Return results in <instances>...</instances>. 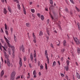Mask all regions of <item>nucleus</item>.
Listing matches in <instances>:
<instances>
[{
  "mask_svg": "<svg viewBox=\"0 0 80 80\" xmlns=\"http://www.w3.org/2000/svg\"><path fill=\"white\" fill-rule=\"evenodd\" d=\"M74 41H75L77 45H79L80 44V40H78V39L77 38V37H73Z\"/></svg>",
  "mask_w": 80,
  "mask_h": 80,
  "instance_id": "f257e3e1",
  "label": "nucleus"
},
{
  "mask_svg": "<svg viewBox=\"0 0 80 80\" xmlns=\"http://www.w3.org/2000/svg\"><path fill=\"white\" fill-rule=\"evenodd\" d=\"M45 55H46V57L47 58V63L48 64H49V58H48V54H47V50H46L45 51Z\"/></svg>",
  "mask_w": 80,
  "mask_h": 80,
  "instance_id": "f03ea898",
  "label": "nucleus"
},
{
  "mask_svg": "<svg viewBox=\"0 0 80 80\" xmlns=\"http://www.w3.org/2000/svg\"><path fill=\"white\" fill-rule=\"evenodd\" d=\"M5 40L8 44V47L9 48H10V47H12V45H10V43L8 42H9V41H8V39L7 38V39Z\"/></svg>",
  "mask_w": 80,
  "mask_h": 80,
  "instance_id": "7ed1b4c3",
  "label": "nucleus"
},
{
  "mask_svg": "<svg viewBox=\"0 0 80 80\" xmlns=\"http://www.w3.org/2000/svg\"><path fill=\"white\" fill-rule=\"evenodd\" d=\"M6 59L8 65L9 67H10V65H11L10 64V60H9V58H8Z\"/></svg>",
  "mask_w": 80,
  "mask_h": 80,
  "instance_id": "20e7f679",
  "label": "nucleus"
},
{
  "mask_svg": "<svg viewBox=\"0 0 80 80\" xmlns=\"http://www.w3.org/2000/svg\"><path fill=\"white\" fill-rule=\"evenodd\" d=\"M56 15V13H53V16L52 15V14H50V17L52 20H54V17Z\"/></svg>",
  "mask_w": 80,
  "mask_h": 80,
  "instance_id": "39448f33",
  "label": "nucleus"
},
{
  "mask_svg": "<svg viewBox=\"0 0 80 80\" xmlns=\"http://www.w3.org/2000/svg\"><path fill=\"white\" fill-rule=\"evenodd\" d=\"M33 55H32V53H31L30 54V60L31 61H32V62H33Z\"/></svg>",
  "mask_w": 80,
  "mask_h": 80,
  "instance_id": "423d86ee",
  "label": "nucleus"
},
{
  "mask_svg": "<svg viewBox=\"0 0 80 80\" xmlns=\"http://www.w3.org/2000/svg\"><path fill=\"white\" fill-rule=\"evenodd\" d=\"M4 54L5 57H6V59L9 58V55H7V52H4Z\"/></svg>",
  "mask_w": 80,
  "mask_h": 80,
  "instance_id": "0eeeda50",
  "label": "nucleus"
},
{
  "mask_svg": "<svg viewBox=\"0 0 80 80\" xmlns=\"http://www.w3.org/2000/svg\"><path fill=\"white\" fill-rule=\"evenodd\" d=\"M19 64L20 65V67H21L22 66V58H20V59L19 62Z\"/></svg>",
  "mask_w": 80,
  "mask_h": 80,
  "instance_id": "6e6552de",
  "label": "nucleus"
},
{
  "mask_svg": "<svg viewBox=\"0 0 80 80\" xmlns=\"http://www.w3.org/2000/svg\"><path fill=\"white\" fill-rule=\"evenodd\" d=\"M11 76H12V77H15V72L13 71L11 73Z\"/></svg>",
  "mask_w": 80,
  "mask_h": 80,
  "instance_id": "1a4fd4ad",
  "label": "nucleus"
},
{
  "mask_svg": "<svg viewBox=\"0 0 80 80\" xmlns=\"http://www.w3.org/2000/svg\"><path fill=\"white\" fill-rule=\"evenodd\" d=\"M21 49L22 52H24V51L25 50V48H24V47L23 46V45L21 46Z\"/></svg>",
  "mask_w": 80,
  "mask_h": 80,
  "instance_id": "9d476101",
  "label": "nucleus"
},
{
  "mask_svg": "<svg viewBox=\"0 0 80 80\" xmlns=\"http://www.w3.org/2000/svg\"><path fill=\"white\" fill-rule=\"evenodd\" d=\"M63 45L64 47H65L67 45V42L65 40H64L63 41Z\"/></svg>",
  "mask_w": 80,
  "mask_h": 80,
  "instance_id": "9b49d317",
  "label": "nucleus"
},
{
  "mask_svg": "<svg viewBox=\"0 0 80 80\" xmlns=\"http://www.w3.org/2000/svg\"><path fill=\"white\" fill-rule=\"evenodd\" d=\"M76 75H77V77L78 78V79H80V74L78 73V72L76 73Z\"/></svg>",
  "mask_w": 80,
  "mask_h": 80,
  "instance_id": "f8f14e48",
  "label": "nucleus"
},
{
  "mask_svg": "<svg viewBox=\"0 0 80 80\" xmlns=\"http://www.w3.org/2000/svg\"><path fill=\"white\" fill-rule=\"evenodd\" d=\"M8 10L10 13H12V9H11V8H10V7L8 6Z\"/></svg>",
  "mask_w": 80,
  "mask_h": 80,
  "instance_id": "ddd939ff",
  "label": "nucleus"
},
{
  "mask_svg": "<svg viewBox=\"0 0 80 80\" xmlns=\"http://www.w3.org/2000/svg\"><path fill=\"white\" fill-rule=\"evenodd\" d=\"M3 13L4 14H6L7 13V11L6 10V8H4L3 10Z\"/></svg>",
  "mask_w": 80,
  "mask_h": 80,
  "instance_id": "4468645a",
  "label": "nucleus"
},
{
  "mask_svg": "<svg viewBox=\"0 0 80 80\" xmlns=\"http://www.w3.org/2000/svg\"><path fill=\"white\" fill-rule=\"evenodd\" d=\"M77 52L78 55L80 54V48H78L77 49Z\"/></svg>",
  "mask_w": 80,
  "mask_h": 80,
  "instance_id": "2eb2a0df",
  "label": "nucleus"
},
{
  "mask_svg": "<svg viewBox=\"0 0 80 80\" xmlns=\"http://www.w3.org/2000/svg\"><path fill=\"white\" fill-rule=\"evenodd\" d=\"M26 26L28 27H30V24L28 22L26 23Z\"/></svg>",
  "mask_w": 80,
  "mask_h": 80,
  "instance_id": "dca6fc26",
  "label": "nucleus"
},
{
  "mask_svg": "<svg viewBox=\"0 0 80 80\" xmlns=\"http://www.w3.org/2000/svg\"><path fill=\"white\" fill-rule=\"evenodd\" d=\"M15 80V77L11 76L10 80Z\"/></svg>",
  "mask_w": 80,
  "mask_h": 80,
  "instance_id": "f3484780",
  "label": "nucleus"
},
{
  "mask_svg": "<svg viewBox=\"0 0 80 80\" xmlns=\"http://www.w3.org/2000/svg\"><path fill=\"white\" fill-rule=\"evenodd\" d=\"M4 74V72L3 71H2L1 72V75L2 77H3V75Z\"/></svg>",
  "mask_w": 80,
  "mask_h": 80,
  "instance_id": "a211bd4d",
  "label": "nucleus"
},
{
  "mask_svg": "<svg viewBox=\"0 0 80 80\" xmlns=\"http://www.w3.org/2000/svg\"><path fill=\"white\" fill-rule=\"evenodd\" d=\"M77 25L78 27V29L79 30H80V23H79V22H78L77 23Z\"/></svg>",
  "mask_w": 80,
  "mask_h": 80,
  "instance_id": "6ab92c4d",
  "label": "nucleus"
},
{
  "mask_svg": "<svg viewBox=\"0 0 80 80\" xmlns=\"http://www.w3.org/2000/svg\"><path fill=\"white\" fill-rule=\"evenodd\" d=\"M56 63V62L55 61H54L53 62L52 67H53V66H55Z\"/></svg>",
  "mask_w": 80,
  "mask_h": 80,
  "instance_id": "aec40b11",
  "label": "nucleus"
},
{
  "mask_svg": "<svg viewBox=\"0 0 80 80\" xmlns=\"http://www.w3.org/2000/svg\"><path fill=\"white\" fill-rule=\"evenodd\" d=\"M64 68H66V71H68V66H67L64 67Z\"/></svg>",
  "mask_w": 80,
  "mask_h": 80,
  "instance_id": "412c9836",
  "label": "nucleus"
},
{
  "mask_svg": "<svg viewBox=\"0 0 80 80\" xmlns=\"http://www.w3.org/2000/svg\"><path fill=\"white\" fill-rule=\"evenodd\" d=\"M41 19L42 20H44V17H43V16L42 15H41Z\"/></svg>",
  "mask_w": 80,
  "mask_h": 80,
  "instance_id": "4be33fe9",
  "label": "nucleus"
},
{
  "mask_svg": "<svg viewBox=\"0 0 80 80\" xmlns=\"http://www.w3.org/2000/svg\"><path fill=\"white\" fill-rule=\"evenodd\" d=\"M42 35H43V32L41 31L39 32V36H42Z\"/></svg>",
  "mask_w": 80,
  "mask_h": 80,
  "instance_id": "5701e85b",
  "label": "nucleus"
},
{
  "mask_svg": "<svg viewBox=\"0 0 80 80\" xmlns=\"http://www.w3.org/2000/svg\"><path fill=\"white\" fill-rule=\"evenodd\" d=\"M67 66H68L69 65V63H70V61L69 60L67 61Z\"/></svg>",
  "mask_w": 80,
  "mask_h": 80,
  "instance_id": "b1692460",
  "label": "nucleus"
},
{
  "mask_svg": "<svg viewBox=\"0 0 80 80\" xmlns=\"http://www.w3.org/2000/svg\"><path fill=\"white\" fill-rule=\"evenodd\" d=\"M12 52H15V47L13 46L12 47Z\"/></svg>",
  "mask_w": 80,
  "mask_h": 80,
  "instance_id": "393cba45",
  "label": "nucleus"
},
{
  "mask_svg": "<svg viewBox=\"0 0 80 80\" xmlns=\"http://www.w3.org/2000/svg\"><path fill=\"white\" fill-rule=\"evenodd\" d=\"M12 58H14L15 57V52H12Z\"/></svg>",
  "mask_w": 80,
  "mask_h": 80,
  "instance_id": "a878e982",
  "label": "nucleus"
},
{
  "mask_svg": "<svg viewBox=\"0 0 80 80\" xmlns=\"http://www.w3.org/2000/svg\"><path fill=\"white\" fill-rule=\"evenodd\" d=\"M14 40L15 42H17V38L15 35H14Z\"/></svg>",
  "mask_w": 80,
  "mask_h": 80,
  "instance_id": "bb28decb",
  "label": "nucleus"
},
{
  "mask_svg": "<svg viewBox=\"0 0 80 80\" xmlns=\"http://www.w3.org/2000/svg\"><path fill=\"white\" fill-rule=\"evenodd\" d=\"M40 69L42 70V69H43V66L42 65H41L40 66Z\"/></svg>",
  "mask_w": 80,
  "mask_h": 80,
  "instance_id": "cd10ccee",
  "label": "nucleus"
},
{
  "mask_svg": "<svg viewBox=\"0 0 80 80\" xmlns=\"http://www.w3.org/2000/svg\"><path fill=\"white\" fill-rule=\"evenodd\" d=\"M14 2H16L17 3H19V1H18V0H13Z\"/></svg>",
  "mask_w": 80,
  "mask_h": 80,
  "instance_id": "c85d7f7f",
  "label": "nucleus"
},
{
  "mask_svg": "<svg viewBox=\"0 0 80 80\" xmlns=\"http://www.w3.org/2000/svg\"><path fill=\"white\" fill-rule=\"evenodd\" d=\"M18 7L19 10H20V5L19 4H18Z\"/></svg>",
  "mask_w": 80,
  "mask_h": 80,
  "instance_id": "c756f323",
  "label": "nucleus"
},
{
  "mask_svg": "<svg viewBox=\"0 0 80 80\" xmlns=\"http://www.w3.org/2000/svg\"><path fill=\"white\" fill-rule=\"evenodd\" d=\"M75 8L77 10V11H78V12H80V9H78V8L76 6L75 7Z\"/></svg>",
  "mask_w": 80,
  "mask_h": 80,
  "instance_id": "7c9ffc66",
  "label": "nucleus"
},
{
  "mask_svg": "<svg viewBox=\"0 0 80 80\" xmlns=\"http://www.w3.org/2000/svg\"><path fill=\"white\" fill-rule=\"evenodd\" d=\"M28 76L27 77V78H29L30 77V73H28Z\"/></svg>",
  "mask_w": 80,
  "mask_h": 80,
  "instance_id": "2f4dec72",
  "label": "nucleus"
},
{
  "mask_svg": "<svg viewBox=\"0 0 80 80\" xmlns=\"http://www.w3.org/2000/svg\"><path fill=\"white\" fill-rule=\"evenodd\" d=\"M33 75H36V71L35 70H34L33 71Z\"/></svg>",
  "mask_w": 80,
  "mask_h": 80,
  "instance_id": "473e14b6",
  "label": "nucleus"
},
{
  "mask_svg": "<svg viewBox=\"0 0 80 80\" xmlns=\"http://www.w3.org/2000/svg\"><path fill=\"white\" fill-rule=\"evenodd\" d=\"M1 1L2 3H4V2H5V0H1ZM5 2L7 3V0H5Z\"/></svg>",
  "mask_w": 80,
  "mask_h": 80,
  "instance_id": "72a5a7b5",
  "label": "nucleus"
},
{
  "mask_svg": "<svg viewBox=\"0 0 80 80\" xmlns=\"http://www.w3.org/2000/svg\"><path fill=\"white\" fill-rule=\"evenodd\" d=\"M31 11L32 13H34L35 12V10L33 9H31Z\"/></svg>",
  "mask_w": 80,
  "mask_h": 80,
  "instance_id": "f704fd0d",
  "label": "nucleus"
},
{
  "mask_svg": "<svg viewBox=\"0 0 80 80\" xmlns=\"http://www.w3.org/2000/svg\"><path fill=\"white\" fill-rule=\"evenodd\" d=\"M33 57H34V58H36V57H37V55H36V53H34Z\"/></svg>",
  "mask_w": 80,
  "mask_h": 80,
  "instance_id": "c9c22d12",
  "label": "nucleus"
},
{
  "mask_svg": "<svg viewBox=\"0 0 80 80\" xmlns=\"http://www.w3.org/2000/svg\"><path fill=\"white\" fill-rule=\"evenodd\" d=\"M5 29L6 30H7V24H5Z\"/></svg>",
  "mask_w": 80,
  "mask_h": 80,
  "instance_id": "e433bc0d",
  "label": "nucleus"
},
{
  "mask_svg": "<svg viewBox=\"0 0 80 80\" xmlns=\"http://www.w3.org/2000/svg\"><path fill=\"white\" fill-rule=\"evenodd\" d=\"M45 67L46 70H47V64L45 63Z\"/></svg>",
  "mask_w": 80,
  "mask_h": 80,
  "instance_id": "4c0bfd02",
  "label": "nucleus"
},
{
  "mask_svg": "<svg viewBox=\"0 0 80 80\" xmlns=\"http://www.w3.org/2000/svg\"><path fill=\"white\" fill-rule=\"evenodd\" d=\"M61 52L62 53H63L65 52V49H62L61 50Z\"/></svg>",
  "mask_w": 80,
  "mask_h": 80,
  "instance_id": "58836bf2",
  "label": "nucleus"
},
{
  "mask_svg": "<svg viewBox=\"0 0 80 80\" xmlns=\"http://www.w3.org/2000/svg\"><path fill=\"white\" fill-rule=\"evenodd\" d=\"M23 12L25 15H26V9H23Z\"/></svg>",
  "mask_w": 80,
  "mask_h": 80,
  "instance_id": "ea45409f",
  "label": "nucleus"
},
{
  "mask_svg": "<svg viewBox=\"0 0 80 80\" xmlns=\"http://www.w3.org/2000/svg\"><path fill=\"white\" fill-rule=\"evenodd\" d=\"M5 33L7 35H8V31L7 30L5 31Z\"/></svg>",
  "mask_w": 80,
  "mask_h": 80,
  "instance_id": "a19ab883",
  "label": "nucleus"
},
{
  "mask_svg": "<svg viewBox=\"0 0 80 80\" xmlns=\"http://www.w3.org/2000/svg\"><path fill=\"white\" fill-rule=\"evenodd\" d=\"M37 16L38 17H39V18H40V14H39V13H38L37 14Z\"/></svg>",
  "mask_w": 80,
  "mask_h": 80,
  "instance_id": "79ce46f5",
  "label": "nucleus"
},
{
  "mask_svg": "<svg viewBox=\"0 0 80 80\" xmlns=\"http://www.w3.org/2000/svg\"><path fill=\"white\" fill-rule=\"evenodd\" d=\"M20 78V76H18L16 78V80H17V79H18V78Z\"/></svg>",
  "mask_w": 80,
  "mask_h": 80,
  "instance_id": "37998d69",
  "label": "nucleus"
},
{
  "mask_svg": "<svg viewBox=\"0 0 80 80\" xmlns=\"http://www.w3.org/2000/svg\"><path fill=\"white\" fill-rule=\"evenodd\" d=\"M60 75L62 77H65V75L62 73H60Z\"/></svg>",
  "mask_w": 80,
  "mask_h": 80,
  "instance_id": "c03bdc74",
  "label": "nucleus"
},
{
  "mask_svg": "<svg viewBox=\"0 0 80 80\" xmlns=\"http://www.w3.org/2000/svg\"><path fill=\"white\" fill-rule=\"evenodd\" d=\"M58 42H59V44H57V46H60V41L58 40Z\"/></svg>",
  "mask_w": 80,
  "mask_h": 80,
  "instance_id": "a18cd8bd",
  "label": "nucleus"
},
{
  "mask_svg": "<svg viewBox=\"0 0 80 80\" xmlns=\"http://www.w3.org/2000/svg\"><path fill=\"white\" fill-rule=\"evenodd\" d=\"M50 46L52 48H53V44L52 43H51L50 44Z\"/></svg>",
  "mask_w": 80,
  "mask_h": 80,
  "instance_id": "49530a36",
  "label": "nucleus"
},
{
  "mask_svg": "<svg viewBox=\"0 0 80 80\" xmlns=\"http://www.w3.org/2000/svg\"><path fill=\"white\" fill-rule=\"evenodd\" d=\"M47 32L48 35H49V36H50V34L49 33V31L47 30Z\"/></svg>",
  "mask_w": 80,
  "mask_h": 80,
  "instance_id": "de8ad7c7",
  "label": "nucleus"
},
{
  "mask_svg": "<svg viewBox=\"0 0 80 80\" xmlns=\"http://www.w3.org/2000/svg\"><path fill=\"white\" fill-rule=\"evenodd\" d=\"M38 66L40 65V62L39 61L38 62Z\"/></svg>",
  "mask_w": 80,
  "mask_h": 80,
  "instance_id": "09e8293b",
  "label": "nucleus"
},
{
  "mask_svg": "<svg viewBox=\"0 0 80 80\" xmlns=\"http://www.w3.org/2000/svg\"><path fill=\"white\" fill-rule=\"evenodd\" d=\"M49 19H48L47 20V24H48V23H49Z\"/></svg>",
  "mask_w": 80,
  "mask_h": 80,
  "instance_id": "8fccbe9b",
  "label": "nucleus"
},
{
  "mask_svg": "<svg viewBox=\"0 0 80 80\" xmlns=\"http://www.w3.org/2000/svg\"><path fill=\"white\" fill-rule=\"evenodd\" d=\"M10 30H11V33H12V32H13V28H10Z\"/></svg>",
  "mask_w": 80,
  "mask_h": 80,
  "instance_id": "3c124183",
  "label": "nucleus"
},
{
  "mask_svg": "<svg viewBox=\"0 0 80 80\" xmlns=\"http://www.w3.org/2000/svg\"><path fill=\"white\" fill-rule=\"evenodd\" d=\"M65 11H66V12H68V9H67V8L66 9H65Z\"/></svg>",
  "mask_w": 80,
  "mask_h": 80,
  "instance_id": "603ef678",
  "label": "nucleus"
},
{
  "mask_svg": "<svg viewBox=\"0 0 80 80\" xmlns=\"http://www.w3.org/2000/svg\"><path fill=\"white\" fill-rule=\"evenodd\" d=\"M70 1L72 2V3H74V2L73 1V0H70Z\"/></svg>",
  "mask_w": 80,
  "mask_h": 80,
  "instance_id": "864d4df0",
  "label": "nucleus"
},
{
  "mask_svg": "<svg viewBox=\"0 0 80 80\" xmlns=\"http://www.w3.org/2000/svg\"><path fill=\"white\" fill-rule=\"evenodd\" d=\"M50 4H53V1H50Z\"/></svg>",
  "mask_w": 80,
  "mask_h": 80,
  "instance_id": "5fc2aeb1",
  "label": "nucleus"
},
{
  "mask_svg": "<svg viewBox=\"0 0 80 80\" xmlns=\"http://www.w3.org/2000/svg\"><path fill=\"white\" fill-rule=\"evenodd\" d=\"M8 52H11V50H10V49L9 48L8 50Z\"/></svg>",
  "mask_w": 80,
  "mask_h": 80,
  "instance_id": "6e6d98bb",
  "label": "nucleus"
},
{
  "mask_svg": "<svg viewBox=\"0 0 80 80\" xmlns=\"http://www.w3.org/2000/svg\"><path fill=\"white\" fill-rule=\"evenodd\" d=\"M66 78L67 80H68V76H66Z\"/></svg>",
  "mask_w": 80,
  "mask_h": 80,
  "instance_id": "4d7b16f0",
  "label": "nucleus"
},
{
  "mask_svg": "<svg viewBox=\"0 0 80 80\" xmlns=\"http://www.w3.org/2000/svg\"><path fill=\"white\" fill-rule=\"evenodd\" d=\"M23 59H24V61H25H25H26V60H27V58H26L24 57V58Z\"/></svg>",
  "mask_w": 80,
  "mask_h": 80,
  "instance_id": "13d9d810",
  "label": "nucleus"
},
{
  "mask_svg": "<svg viewBox=\"0 0 80 80\" xmlns=\"http://www.w3.org/2000/svg\"><path fill=\"white\" fill-rule=\"evenodd\" d=\"M45 10L46 11H48V8H47V7L45 8Z\"/></svg>",
  "mask_w": 80,
  "mask_h": 80,
  "instance_id": "bf43d9fd",
  "label": "nucleus"
},
{
  "mask_svg": "<svg viewBox=\"0 0 80 80\" xmlns=\"http://www.w3.org/2000/svg\"><path fill=\"white\" fill-rule=\"evenodd\" d=\"M31 65V64L30 63L29 64V67H30V68H32V65Z\"/></svg>",
  "mask_w": 80,
  "mask_h": 80,
  "instance_id": "052dcab7",
  "label": "nucleus"
},
{
  "mask_svg": "<svg viewBox=\"0 0 80 80\" xmlns=\"http://www.w3.org/2000/svg\"><path fill=\"white\" fill-rule=\"evenodd\" d=\"M1 42H2V43H4V41H3V40H2V39H1Z\"/></svg>",
  "mask_w": 80,
  "mask_h": 80,
  "instance_id": "680f3d73",
  "label": "nucleus"
},
{
  "mask_svg": "<svg viewBox=\"0 0 80 80\" xmlns=\"http://www.w3.org/2000/svg\"><path fill=\"white\" fill-rule=\"evenodd\" d=\"M58 63L59 65H60V61H58Z\"/></svg>",
  "mask_w": 80,
  "mask_h": 80,
  "instance_id": "e2e57ef3",
  "label": "nucleus"
},
{
  "mask_svg": "<svg viewBox=\"0 0 80 80\" xmlns=\"http://www.w3.org/2000/svg\"><path fill=\"white\" fill-rule=\"evenodd\" d=\"M2 48H3V49H4V50H5V47H4V46H2Z\"/></svg>",
  "mask_w": 80,
  "mask_h": 80,
  "instance_id": "0e129e2a",
  "label": "nucleus"
},
{
  "mask_svg": "<svg viewBox=\"0 0 80 80\" xmlns=\"http://www.w3.org/2000/svg\"><path fill=\"white\" fill-rule=\"evenodd\" d=\"M33 42H34V43H36V39H34L33 40Z\"/></svg>",
  "mask_w": 80,
  "mask_h": 80,
  "instance_id": "69168bd1",
  "label": "nucleus"
},
{
  "mask_svg": "<svg viewBox=\"0 0 80 80\" xmlns=\"http://www.w3.org/2000/svg\"><path fill=\"white\" fill-rule=\"evenodd\" d=\"M34 61H35V63H36L37 62V61L36 60V58H34Z\"/></svg>",
  "mask_w": 80,
  "mask_h": 80,
  "instance_id": "338daca9",
  "label": "nucleus"
},
{
  "mask_svg": "<svg viewBox=\"0 0 80 80\" xmlns=\"http://www.w3.org/2000/svg\"><path fill=\"white\" fill-rule=\"evenodd\" d=\"M36 77H37V76H36V75H34L33 76V78H35Z\"/></svg>",
  "mask_w": 80,
  "mask_h": 80,
  "instance_id": "774afa93",
  "label": "nucleus"
}]
</instances>
